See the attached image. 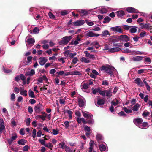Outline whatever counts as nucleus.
Instances as JSON below:
<instances>
[{
	"instance_id": "obj_42",
	"label": "nucleus",
	"mask_w": 152,
	"mask_h": 152,
	"mask_svg": "<svg viewBox=\"0 0 152 152\" xmlns=\"http://www.w3.org/2000/svg\"><path fill=\"white\" fill-rule=\"evenodd\" d=\"M32 57L31 56H28L27 58V61L26 62V63L27 64H30L32 63Z\"/></svg>"
},
{
	"instance_id": "obj_58",
	"label": "nucleus",
	"mask_w": 152,
	"mask_h": 152,
	"mask_svg": "<svg viewBox=\"0 0 152 152\" xmlns=\"http://www.w3.org/2000/svg\"><path fill=\"white\" fill-rule=\"evenodd\" d=\"M36 130L34 129L32 131V137L33 138H35L36 137Z\"/></svg>"
},
{
	"instance_id": "obj_30",
	"label": "nucleus",
	"mask_w": 152,
	"mask_h": 152,
	"mask_svg": "<svg viewBox=\"0 0 152 152\" xmlns=\"http://www.w3.org/2000/svg\"><path fill=\"white\" fill-rule=\"evenodd\" d=\"M117 16L119 17H121L125 15V13L123 11H119L117 12Z\"/></svg>"
},
{
	"instance_id": "obj_60",
	"label": "nucleus",
	"mask_w": 152,
	"mask_h": 152,
	"mask_svg": "<svg viewBox=\"0 0 152 152\" xmlns=\"http://www.w3.org/2000/svg\"><path fill=\"white\" fill-rule=\"evenodd\" d=\"M79 42H78L77 40H75L74 41H72L70 43V44L72 45H77L78 44Z\"/></svg>"
},
{
	"instance_id": "obj_29",
	"label": "nucleus",
	"mask_w": 152,
	"mask_h": 152,
	"mask_svg": "<svg viewBox=\"0 0 152 152\" xmlns=\"http://www.w3.org/2000/svg\"><path fill=\"white\" fill-rule=\"evenodd\" d=\"M104 103V101L103 99H99L98 100L97 102V106H100L103 105Z\"/></svg>"
},
{
	"instance_id": "obj_28",
	"label": "nucleus",
	"mask_w": 152,
	"mask_h": 152,
	"mask_svg": "<svg viewBox=\"0 0 152 152\" xmlns=\"http://www.w3.org/2000/svg\"><path fill=\"white\" fill-rule=\"evenodd\" d=\"M77 122L79 123H80L81 122H82L84 124H86V121H85L84 118H78L77 119Z\"/></svg>"
},
{
	"instance_id": "obj_12",
	"label": "nucleus",
	"mask_w": 152,
	"mask_h": 152,
	"mask_svg": "<svg viewBox=\"0 0 152 152\" xmlns=\"http://www.w3.org/2000/svg\"><path fill=\"white\" fill-rule=\"evenodd\" d=\"M82 113L85 118L89 119H92L93 117V116L90 113L86 111H82Z\"/></svg>"
},
{
	"instance_id": "obj_64",
	"label": "nucleus",
	"mask_w": 152,
	"mask_h": 152,
	"mask_svg": "<svg viewBox=\"0 0 152 152\" xmlns=\"http://www.w3.org/2000/svg\"><path fill=\"white\" fill-rule=\"evenodd\" d=\"M66 58H60L58 59V61L59 62H62V63H64L65 62L64 59H65Z\"/></svg>"
},
{
	"instance_id": "obj_8",
	"label": "nucleus",
	"mask_w": 152,
	"mask_h": 152,
	"mask_svg": "<svg viewBox=\"0 0 152 152\" xmlns=\"http://www.w3.org/2000/svg\"><path fill=\"white\" fill-rule=\"evenodd\" d=\"M111 30L114 32L122 33L123 31L121 28L119 26L112 27L110 28Z\"/></svg>"
},
{
	"instance_id": "obj_56",
	"label": "nucleus",
	"mask_w": 152,
	"mask_h": 152,
	"mask_svg": "<svg viewBox=\"0 0 152 152\" xmlns=\"http://www.w3.org/2000/svg\"><path fill=\"white\" fill-rule=\"evenodd\" d=\"M131 51L130 50L127 49H126L124 50H122V52L125 53H131Z\"/></svg>"
},
{
	"instance_id": "obj_41",
	"label": "nucleus",
	"mask_w": 152,
	"mask_h": 152,
	"mask_svg": "<svg viewBox=\"0 0 152 152\" xmlns=\"http://www.w3.org/2000/svg\"><path fill=\"white\" fill-rule=\"evenodd\" d=\"M130 32L131 33H135L137 31V29L135 27H132L130 28Z\"/></svg>"
},
{
	"instance_id": "obj_32",
	"label": "nucleus",
	"mask_w": 152,
	"mask_h": 152,
	"mask_svg": "<svg viewBox=\"0 0 152 152\" xmlns=\"http://www.w3.org/2000/svg\"><path fill=\"white\" fill-rule=\"evenodd\" d=\"M28 94L29 96L32 98H35V96L34 92L31 90L30 89L28 91Z\"/></svg>"
},
{
	"instance_id": "obj_34",
	"label": "nucleus",
	"mask_w": 152,
	"mask_h": 152,
	"mask_svg": "<svg viewBox=\"0 0 152 152\" xmlns=\"http://www.w3.org/2000/svg\"><path fill=\"white\" fill-rule=\"evenodd\" d=\"M65 150L66 152H75V150H73L72 149H71L67 146H65Z\"/></svg>"
},
{
	"instance_id": "obj_2",
	"label": "nucleus",
	"mask_w": 152,
	"mask_h": 152,
	"mask_svg": "<svg viewBox=\"0 0 152 152\" xmlns=\"http://www.w3.org/2000/svg\"><path fill=\"white\" fill-rule=\"evenodd\" d=\"M72 38V37L71 36H65L62 38V40L60 42V43L61 44H67L69 43Z\"/></svg>"
},
{
	"instance_id": "obj_52",
	"label": "nucleus",
	"mask_w": 152,
	"mask_h": 152,
	"mask_svg": "<svg viewBox=\"0 0 152 152\" xmlns=\"http://www.w3.org/2000/svg\"><path fill=\"white\" fill-rule=\"evenodd\" d=\"M151 62V61L149 57H146L144 59V62L145 63H149L150 64Z\"/></svg>"
},
{
	"instance_id": "obj_26",
	"label": "nucleus",
	"mask_w": 152,
	"mask_h": 152,
	"mask_svg": "<svg viewBox=\"0 0 152 152\" xmlns=\"http://www.w3.org/2000/svg\"><path fill=\"white\" fill-rule=\"evenodd\" d=\"M27 142L26 140L23 139H21L18 141V143L19 145H25Z\"/></svg>"
},
{
	"instance_id": "obj_19",
	"label": "nucleus",
	"mask_w": 152,
	"mask_h": 152,
	"mask_svg": "<svg viewBox=\"0 0 152 152\" xmlns=\"http://www.w3.org/2000/svg\"><path fill=\"white\" fill-rule=\"evenodd\" d=\"M121 48L119 47L113 48L110 49L108 52L111 53H114L118 51L121 50Z\"/></svg>"
},
{
	"instance_id": "obj_17",
	"label": "nucleus",
	"mask_w": 152,
	"mask_h": 152,
	"mask_svg": "<svg viewBox=\"0 0 152 152\" xmlns=\"http://www.w3.org/2000/svg\"><path fill=\"white\" fill-rule=\"evenodd\" d=\"M97 9V12L98 13H106L107 12V10L105 8H100L98 7L96 8Z\"/></svg>"
},
{
	"instance_id": "obj_22",
	"label": "nucleus",
	"mask_w": 152,
	"mask_h": 152,
	"mask_svg": "<svg viewBox=\"0 0 152 152\" xmlns=\"http://www.w3.org/2000/svg\"><path fill=\"white\" fill-rule=\"evenodd\" d=\"M141 26L142 28H145L148 30L151 29V26L148 24H142Z\"/></svg>"
},
{
	"instance_id": "obj_37",
	"label": "nucleus",
	"mask_w": 152,
	"mask_h": 152,
	"mask_svg": "<svg viewBox=\"0 0 152 152\" xmlns=\"http://www.w3.org/2000/svg\"><path fill=\"white\" fill-rule=\"evenodd\" d=\"M99 149L101 152L105 151L106 148V146L104 145L101 144L99 145Z\"/></svg>"
},
{
	"instance_id": "obj_54",
	"label": "nucleus",
	"mask_w": 152,
	"mask_h": 152,
	"mask_svg": "<svg viewBox=\"0 0 152 152\" xmlns=\"http://www.w3.org/2000/svg\"><path fill=\"white\" fill-rule=\"evenodd\" d=\"M17 136L16 134H12V137H10L11 139L13 141L16 140L17 138Z\"/></svg>"
},
{
	"instance_id": "obj_38",
	"label": "nucleus",
	"mask_w": 152,
	"mask_h": 152,
	"mask_svg": "<svg viewBox=\"0 0 152 152\" xmlns=\"http://www.w3.org/2000/svg\"><path fill=\"white\" fill-rule=\"evenodd\" d=\"M111 20V18L108 16L105 17L104 18L103 23H106L109 22Z\"/></svg>"
},
{
	"instance_id": "obj_25",
	"label": "nucleus",
	"mask_w": 152,
	"mask_h": 152,
	"mask_svg": "<svg viewBox=\"0 0 152 152\" xmlns=\"http://www.w3.org/2000/svg\"><path fill=\"white\" fill-rule=\"evenodd\" d=\"M112 92L110 90H105V96L108 97H110L112 96Z\"/></svg>"
},
{
	"instance_id": "obj_51",
	"label": "nucleus",
	"mask_w": 152,
	"mask_h": 152,
	"mask_svg": "<svg viewBox=\"0 0 152 152\" xmlns=\"http://www.w3.org/2000/svg\"><path fill=\"white\" fill-rule=\"evenodd\" d=\"M123 110L125 112L128 113H131L132 112V110H131L128 109L126 107H124Z\"/></svg>"
},
{
	"instance_id": "obj_50",
	"label": "nucleus",
	"mask_w": 152,
	"mask_h": 152,
	"mask_svg": "<svg viewBox=\"0 0 152 152\" xmlns=\"http://www.w3.org/2000/svg\"><path fill=\"white\" fill-rule=\"evenodd\" d=\"M30 148V147L28 145H26L24 146L23 148V150L24 151H28Z\"/></svg>"
},
{
	"instance_id": "obj_10",
	"label": "nucleus",
	"mask_w": 152,
	"mask_h": 152,
	"mask_svg": "<svg viewBox=\"0 0 152 152\" xmlns=\"http://www.w3.org/2000/svg\"><path fill=\"white\" fill-rule=\"evenodd\" d=\"M48 60L45 57H41L39 58V64L41 65H44L47 62Z\"/></svg>"
},
{
	"instance_id": "obj_20",
	"label": "nucleus",
	"mask_w": 152,
	"mask_h": 152,
	"mask_svg": "<svg viewBox=\"0 0 152 152\" xmlns=\"http://www.w3.org/2000/svg\"><path fill=\"white\" fill-rule=\"evenodd\" d=\"M148 125L146 122H142V124L139 126V127L141 129H146L148 128Z\"/></svg>"
},
{
	"instance_id": "obj_45",
	"label": "nucleus",
	"mask_w": 152,
	"mask_h": 152,
	"mask_svg": "<svg viewBox=\"0 0 152 152\" xmlns=\"http://www.w3.org/2000/svg\"><path fill=\"white\" fill-rule=\"evenodd\" d=\"M92 93L94 94H96V93L98 92L99 93L100 88H95V89L92 88Z\"/></svg>"
},
{
	"instance_id": "obj_5",
	"label": "nucleus",
	"mask_w": 152,
	"mask_h": 152,
	"mask_svg": "<svg viewBox=\"0 0 152 152\" xmlns=\"http://www.w3.org/2000/svg\"><path fill=\"white\" fill-rule=\"evenodd\" d=\"M126 11L129 13H139V11L137 9L130 7H128L126 8Z\"/></svg>"
},
{
	"instance_id": "obj_62",
	"label": "nucleus",
	"mask_w": 152,
	"mask_h": 152,
	"mask_svg": "<svg viewBox=\"0 0 152 152\" xmlns=\"http://www.w3.org/2000/svg\"><path fill=\"white\" fill-rule=\"evenodd\" d=\"M42 47L44 49L46 50L49 48V45L48 44L43 45Z\"/></svg>"
},
{
	"instance_id": "obj_46",
	"label": "nucleus",
	"mask_w": 152,
	"mask_h": 152,
	"mask_svg": "<svg viewBox=\"0 0 152 152\" xmlns=\"http://www.w3.org/2000/svg\"><path fill=\"white\" fill-rule=\"evenodd\" d=\"M66 113H67L69 115L70 119H72V114L73 113L72 111L71 110H66Z\"/></svg>"
},
{
	"instance_id": "obj_36",
	"label": "nucleus",
	"mask_w": 152,
	"mask_h": 152,
	"mask_svg": "<svg viewBox=\"0 0 152 152\" xmlns=\"http://www.w3.org/2000/svg\"><path fill=\"white\" fill-rule=\"evenodd\" d=\"M27 42L29 44H34L35 42L34 39V38H30L27 39Z\"/></svg>"
},
{
	"instance_id": "obj_1",
	"label": "nucleus",
	"mask_w": 152,
	"mask_h": 152,
	"mask_svg": "<svg viewBox=\"0 0 152 152\" xmlns=\"http://www.w3.org/2000/svg\"><path fill=\"white\" fill-rule=\"evenodd\" d=\"M115 69L114 67L110 66L109 65L103 66L101 68V70H103L104 72L111 75H113L112 74L113 72L114 71Z\"/></svg>"
},
{
	"instance_id": "obj_23",
	"label": "nucleus",
	"mask_w": 152,
	"mask_h": 152,
	"mask_svg": "<svg viewBox=\"0 0 152 152\" xmlns=\"http://www.w3.org/2000/svg\"><path fill=\"white\" fill-rule=\"evenodd\" d=\"M96 138L98 142H101L102 140H103V138L102 136L100 134H98L96 135Z\"/></svg>"
},
{
	"instance_id": "obj_6",
	"label": "nucleus",
	"mask_w": 152,
	"mask_h": 152,
	"mask_svg": "<svg viewBox=\"0 0 152 152\" xmlns=\"http://www.w3.org/2000/svg\"><path fill=\"white\" fill-rule=\"evenodd\" d=\"M34 110L36 112L39 113L40 111L43 110L42 105L40 104H37L35 106Z\"/></svg>"
},
{
	"instance_id": "obj_9",
	"label": "nucleus",
	"mask_w": 152,
	"mask_h": 152,
	"mask_svg": "<svg viewBox=\"0 0 152 152\" xmlns=\"http://www.w3.org/2000/svg\"><path fill=\"white\" fill-rule=\"evenodd\" d=\"M85 23L84 20H81L73 22L72 23L74 26H80L84 24Z\"/></svg>"
},
{
	"instance_id": "obj_3",
	"label": "nucleus",
	"mask_w": 152,
	"mask_h": 152,
	"mask_svg": "<svg viewBox=\"0 0 152 152\" xmlns=\"http://www.w3.org/2000/svg\"><path fill=\"white\" fill-rule=\"evenodd\" d=\"M117 39L120 40L121 41L127 42L129 40V39L128 36L125 35H121L117 37Z\"/></svg>"
},
{
	"instance_id": "obj_48",
	"label": "nucleus",
	"mask_w": 152,
	"mask_h": 152,
	"mask_svg": "<svg viewBox=\"0 0 152 152\" xmlns=\"http://www.w3.org/2000/svg\"><path fill=\"white\" fill-rule=\"evenodd\" d=\"M45 146L49 148L50 150H52V148L53 147V145L50 142H49L48 144H46L45 145Z\"/></svg>"
},
{
	"instance_id": "obj_55",
	"label": "nucleus",
	"mask_w": 152,
	"mask_h": 152,
	"mask_svg": "<svg viewBox=\"0 0 152 152\" xmlns=\"http://www.w3.org/2000/svg\"><path fill=\"white\" fill-rule=\"evenodd\" d=\"M59 144L61 145V148L62 149H65V146H64L65 144V143L64 142H63L59 143Z\"/></svg>"
},
{
	"instance_id": "obj_18",
	"label": "nucleus",
	"mask_w": 152,
	"mask_h": 152,
	"mask_svg": "<svg viewBox=\"0 0 152 152\" xmlns=\"http://www.w3.org/2000/svg\"><path fill=\"white\" fill-rule=\"evenodd\" d=\"M143 57L139 56H135L130 58V60L133 61H139L142 60Z\"/></svg>"
},
{
	"instance_id": "obj_21",
	"label": "nucleus",
	"mask_w": 152,
	"mask_h": 152,
	"mask_svg": "<svg viewBox=\"0 0 152 152\" xmlns=\"http://www.w3.org/2000/svg\"><path fill=\"white\" fill-rule=\"evenodd\" d=\"M20 94L21 95L25 96L27 95V91L24 90L23 87H20Z\"/></svg>"
},
{
	"instance_id": "obj_57",
	"label": "nucleus",
	"mask_w": 152,
	"mask_h": 152,
	"mask_svg": "<svg viewBox=\"0 0 152 152\" xmlns=\"http://www.w3.org/2000/svg\"><path fill=\"white\" fill-rule=\"evenodd\" d=\"M86 22L87 24L90 26H92L94 24V23L92 21H89L88 20H86Z\"/></svg>"
},
{
	"instance_id": "obj_4",
	"label": "nucleus",
	"mask_w": 152,
	"mask_h": 152,
	"mask_svg": "<svg viewBox=\"0 0 152 152\" xmlns=\"http://www.w3.org/2000/svg\"><path fill=\"white\" fill-rule=\"evenodd\" d=\"M142 122V119L140 118H137L133 120V122L138 127H139Z\"/></svg>"
},
{
	"instance_id": "obj_49",
	"label": "nucleus",
	"mask_w": 152,
	"mask_h": 152,
	"mask_svg": "<svg viewBox=\"0 0 152 152\" xmlns=\"http://www.w3.org/2000/svg\"><path fill=\"white\" fill-rule=\"evenodd\" d=\"M89 85L87 83H84L81 86L82 88V89H87L88 88Z\"/></svg>"
},
{
	"instance_id": "obj_33",
	"label": "nucleus",
	"mask_w": 152,
	"mask_h": 152,
	"mask_svg": "<svg viewBox=\"0 0 152 152\" xmlns=\"http://www.w3.org/2000/svg\"><path fill=\"white\" fill-rule=\"evenodd\" d=\"M140 107V106L139 104H137L133 107L132 110L134 112L137 111L138 110Z\"/></svg>"
},
{
	"instance_id": "obj_27",
	"label": "nucleus",
	"mask_w": 152,
	"mask_h": 152,
	"mask_svg": "<svg viewBox=\"0 0 152 152\" xmlns=\"http://www.w3.org/2000/svg\"><path fill=\"white\" fill-rule=\"evenodd\" d=\"M94 144V142L93 141L91 140L89 143L90 147L89 148V152H92L93 148V146Z\"/></svg>"
},
{
	"instance_id": "obj_59",
	"label": "nucleus",
	"mask_w": 152,
	"mask_h": 152,
	"mask_svg": "<svg viewBox=\"0 0 152 152\" xmlns=\"http://www.w3.org/2000/svg\"><path fill=\"white\" fill-rule=\"evenodd\" d=\"M105 90H104V91H101L100 90V91L99 92V94L103 96H105Z\"/></svg>"
},
{
	"instance_id": "obj_39",
	"label": "nucleus",
	"mask_w": 152,
	"mask_h": 152,
	"mask_svg": "<svg viewBox=\"0 0 152 152\" xmlns=\"http://www.w3.org/2000/svg\"><path fill=\"white\" fill-rule=\"evenodd\" d=\"M142 81L145 85H146V88L147 90L149 91L150 89V87L149 85H148V83L146 81L145 79L144 78H143L142 79Z\"/></svg>"
},
{
	"instance_id": "obj_14",
	"label": "nucleus",
	"mask_w": 152,
	"mask_h": 152,
	"mask_svg": "<svg viewBox=\"0 0 152 152\" xmlns=\"http://www.w3.org/2000/svg\"><path fill=\"white\" fill-rule=\"evenodd\" d=\"M86 36L89 37H98L99 34L94 33L91 31H89L87 32L86 34Z\"/></svg>"
},
{
	"instance_id": "obj_15",
	"label": "nucleus",
	"mask_w": 152,
	"mask_h": 152,
	"mask_svg": "<svg viewBox=\"0 0 152 152\" xmlns=\"http://www.w3.org/2000/svg\"><path fill=\"white\" fill-rule=\"evenodd\" d=\"M79 105L80 107H83L85 106V101L83 98H79L78 99Z\"/></svg>"
},
{
	"instance_id": "obj_35",
	"label": "nucleus",
	"mask_w": 152,
	"mask_h": 152,
	"mask_svg": "<svg viewBox=\"0 0 152 152\" xmlns=\"http://www.w3.org/2000/svg\"><path fill=\"white\" fill-rule=\"evenodd\" d=\"M81 74V73L80 72L77 70H75L70 72V75H80Z\"/></svg>"
},
{
	"instance_id": "obj_11",
	"label": "nucleus",
	"mask_w": 152,
	"mask_h": 152,
	"mask_svg": "<svg viewBox=\"0 0 152 152\" xmlns=\"http://www.w3.org/2000/svg\"><path fill=\"white\" fill-rule=\"evenodd\" d=\"M134 81L135 83L138 85L139 86L142 87L144 86V83H143L141 79L139 78H136Z\"/></svg>"
},
{
	"instance_id": "obj_40",
	"label": "nucleus",
	"mask_w": 152,
	"mask_h": 152,
	"mask_svg": "<svg viewBox=\"0 0 152 152\" xmlns=\"http://www.w3.org/2000/svg\"><path fill=\"white\" fill-rule=\"evenodd\" d=\"M111 104L113 106H116L119 104L118 101L117 99L114 100L111 102Z\"/></svg>"
},
{
	"instance_id": "obj_61",
	"label": "nucleus",
	"mask_w": 152,
	"mask_h": 152,
	"mask_svg": "<svg viewBox=\"0 0 152 152\" xmlns=\"http://www.w3.org/2000/svg\"><path fill=\"white\" fill-rule=\"evenodd\" d=\"M102 85L108 86L109 84L107 80H103L102 83Z\"/></svg>"
},
{
	"instance_id": "obj_47",
	"label": "nucleus",
	"mask_w": 152,
	"mask_h": 152,
	"mask_svg": "<svg viewBox=\"0 0 152 152\" xmlns=\"http://www.w3.org/2000/svg\"><path fill=\"white\" fill-rule=\"evenodd\" d=\"M70 12V11L69 10H64L61 11V15H64L69 13Z\"/></svg>"
},
{
	"instance_id": "obj_16",
	"label": "nucleus",
	"mask_w": 152,
	"mask_h": 152,
	"mask_svg": "<svg viewBox=\"0 0 152 152\" xmlns=\"http://www.w3.org/2000/svg\"><path fill=\"white\" fill-rule=\"evenodd\" d=\"M84 53L86 55V57L93 60H94L95 59L94 56V55L90 54L87 51H85Z\"/></svg>"
},
{
	"instance_id": "obj_44",
	"label": "nucleus",
	"mask_w": 152,
	"mask_h": 152,
	"mask_svg": "<svg viewBox=\"0 0 152 152\" xmlns=\"http://www.w3.org/2000/svg\"><path fill=\"white\" fill-rule=\"evenodd\" d=\"M3 70L4 72L6 73H10L12 71V69H7L5 68L4 67H3Z\"/></svg>"
},
{
	"instance_id": "obj_13",
	"label": "nucleus",
	"mask_w": 152,
	"mask_h": 152,
	"mask_svg": "<svg viewBox=\"0 0 152 152\" xmlns=\"http://www.w3.org/2000/svg\"><path fill=\"white\" fill-rule=\"evenodd\" d=\"M45 81L46 82H47L48 80L45 75L41 76L38 79V81L39 83H42L43 81Z\"/></svg>"
},
{
	"instance_id": "obj_31",
	"label": "nucleus",
	"mask_w": 152,
	"mask_h": 152,
	"mask_svg": "<svg viewBox=\"0 0 152 152\" xmlns=\"http://www.w3.org/2000/svg\"><path fill=\"white\" fill-rule=\"evenodd\" d=\"M80 61L82 62H84L86 63H88L90 62V61L88 58L85 57H82L80 59Z\"/></svg>"
},
{
	"instance_id": "obj_53",
	"label": "nucleus",
	"mask_w": 152,
	"mask_h": 152,
	"mask_svg": "<svg viewBox=\"0 0 152 152\" xmlns=\"http://www.w3.org/2000/svg\"><path fill=\"white\" fill-rule=\"evenodd\" d=\"M39 31V28L37 27H35L33 30V32L34 34H38Z\"/></svg>"
},
{
	"instance_id": "obj_63",
	"label": "nucleus",
	"mask_w": 152,
	"mask_h": 152,
	"mask_svg": "<svg viewBox=\"0 0 152 152\" xmlns=\"http://www.w3.org/2000/svg\"><path fill=\"white\" fill-rule=\"evenodd\" d=\"M31 119L29 118H28L26 120V124L27 126H29L30 123Z\"/></svg>"
},
{
	"instance_id": "obj_24",
	"label": "nucleus",
	"mask_w": 152,
	"mask_h": 152,
	"mask_svg": "<svg viewBox=\"0 0 152 152\" xmlns=\"http://www.w3.org/2000/svg\"><path fill=\"white\" fill-rule=\"evenodd\" d=\"M35 73V71L33 69H31L30 71H28L26 73L25 75L26 76H32Z\"/></svg>"
},
{
	"instance_id": "obj_7",
	"label": "nucleus",
	"mask_w": 152,
	"mask_h": 152,
	"mask_svg": "<svg viewBox=\"0 0 152 152\" xmlns=\"http://www.w3.org/2000/svg\"><path fill=\"white\" fill-rule=\"evenodd\" d=\"M5 129L4 123L3 119L0 118V133Z\"/></svg>"
},
{
	"instance_id": "obj_43",
	"label": "nucleus",
	"mask_w": 152,
	"mask_h": 152,
	"mask_svg": "<svg viewBox=\"0 0 152 152\" xmlns=\"http://www.w3.org/2000/svg\"><path fill=\"white\" fill-rule=\"evenodd\" d=\"M110 35V34H109V31L107 30H105L104 31H103L101 34L102 37L105 36L106 35Z\"/></svg>"
}]
</instances>
